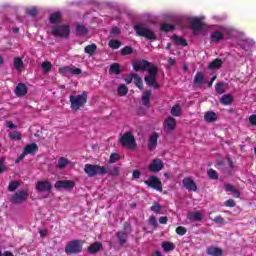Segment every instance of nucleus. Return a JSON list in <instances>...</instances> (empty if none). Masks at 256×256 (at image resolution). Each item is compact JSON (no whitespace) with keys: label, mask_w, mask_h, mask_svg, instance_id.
Masks as SVG:
<instances>
[{"label":"nucleus","mask_w":256,"mask_h":256,"mask_svg":"<svg viewBox=\"0 0 256 256\" xmlns=\"http://www.w3.org/2000/svg\"><path fill=\"white\" fill-rule=\"evenodd\" d=\"M134 71H142V73L148 72V75L144 77V81L148 87L159 89V83H157V75L159 74V68L153 63L145 59H136L132 62Z\"/></svg>","instance_id":"nucleus-1"},{"label":"nucleus","mask_w":256,"mask_h":256,"mask_svg":"<svg viewBox=\"0 0 256 256\" xmlns=\"http://www.w3.org/2000/svg\"><path fill=\"white\" fill-rule=\"evenodd\" d=\"M87 95V91H83L82 94L69 96L72 111H79L81 107H85L87 104Z\"/></svg>","instance_id":"nucleus-2"},{"label":"nucleus","mask_w":256,"mask_h":256,"mask_svg":"<svg viewBox=\"0 0 256 256\" xmlns=\"http://www.w3.org/2000/svg\"><path fill=\"white\" fill-rule=\"evenodd\" d=\"M134 31L137 37H144L149 41H157V35L153 30L147 29L143 24L134 25Z\"/></svg>","instance_id":"nucleus-3"},{"label":"nucleus","mask_w":256,"mask_h":256,"mask_svg":"<svg viewBox=\"0 0 256 256\" xmlns=\"http://www.w3.org/2000/svg\"><path fill=\"white\" fill-rule=\"evenodd\" d=\"M84 173L88 177H97V175H107V167L101 165L85 164Z\"/></svg>","instance_id":"nucleus-4"},{"label":"nucleus","mask_w":256,"mask_h":256,"mask_svg":"<svg viewBox=\"0 0 256 256\" xmlns=\"http://www.w3.org/2000/svg\"><path fill=\"white\" fill-rule=\"evenodd\" d=\"M83 251V240L74 239L65 246L66 255H79Z\"/></svg>","instance_id":"nucleus-5"},{"label":"nucleus","mask_w":256,"mask_h":256,"mask_svg":"<svg viewBox=\"0 0 256 256\" xmlns=\"http://www.w3.org/2000/svg\"><path fill=\"white\" fill-rule=\"evenodd\" d=\"M54 37L67 38L71 33V27L67 24L55 25L51 31Z\"/></svg>","instance_id":"nucleus-6"},{"label":"nucleus","mask_w":256,"mask_h":256,"mask_svg":"<svg viewBox=\"0 0 256 256\" xmlns=\"http://www.w3.org/2000/svg\"><path fill=\"white\" fill-rule=\"evenodd\" d=\"M122 147H128L129 149H133L137 147V143L135 142V136L133 132H126L124 133L119 139Z\"/></svg>","instance_id":"nucleus-7"},{"label":"nucleus","mask_w":256,"mask_h":256,"mask_svg":"<svg viewBox=\"0 0 256 256\" xmlns=\"http://www.w3.org/2000/svg\"><path fill=\"white\" fill-rule=\"evenodd\" d=\"M29 199V192L27 190H18L10 198V203L13 205H21Z\"/></svg>","instance_id":"nucleus-8"},{"label":"nucleus","mask_w":256,"mask_h":256,"mask_svg":"<svg viewBox=\"0 0 256 256\" xmlns=\"http://www.w3.org/2000/svg\"><path fill=\"white\" fill-rule=\"evenodd\" d=\"M144 183L147 185V187L155 189V191H163V183L156 175H151L148 180L144 181Z\"/></svg>","instance_id":"nucleus-9"},{"label":"nucleus","mask_w":256,"mask_h":256,"mask_svg":"<svg viewBox=\"0 0 256 256\" xmlns=\"http://www.w3.org/2000/svg\"><path fill=\"white\" fill-rule=\"evenodd\" d=\"M52 189L53 186L49 181L42 180L36 183V191H38V193H51Z\"/></svg>","instance_id":"nucleus-10"},{"label":"nucleus","mask_w":256,"mask_h":256,"mask_svg":"<svg viewBox=\"0 0 256 256\" xmlns=\"http://www.w3.org/2000/svg\"><path fill=\"white\" fill-rule=\"evenodd\" d=\"M163 167H165V164L163 163L162 159H154L148 166V171H151V173H159V171H162Z\"/></svg>","instance_id":"nucleus-11"},{"label":"nucleus","mask_w":256,"mask_h":256,"mask_svg":"<svg viewBox=\"0 0 256 256\" xmlns=\"http://www.w3.org/2000/svg\"><path fill=\"white\" fill-rule=\"evenodd\" d=\"M182 185L184 189H187V191H197V184L195 183V180L191 177H185L182 180Z\"/></svg>","instance_id":"nucleus-12"},{"label":"nucleus","mask_w":256,"mask_h":256,"mask_svg":"<svg viewBox=\"0 0 256 256\" xmlns=\"http://www.w3.org/2000/svg\"><path fill=\"white\" fill-rule=\"evenodd\" d=\"M55 189H73L75 182L72 180H58L55 185Z\"/></svg>","instance_id":"nucleus-13"},{"label":"nucleus","mask_w":256,"mask_h":256,"mask_svg":"<svg viewBox=\"0 0 256 256\" xmlns=\"http://www.w3.org/2000/svg\"><path fill=\"white\" fill-rule=\"evenodd\" d=\"M163 125L164 129H167V131H175V128L177 127V120H175L173 116H169L164 120Z\"/></svg>","instance_id":"nucleus-14"},{"label":"nucleus","mask_w":256,"mask_h":256,"mask_svg":"<svg viewBox=\"0 0 256 256\" xmlns=\"http://www.w3.org/2000/svg\"><path fill=\"white\" fill-rule=\"evenodd\" d=\"M159 139V134L157 132H153L148 139V150L155 151L157 147V141Z\"/></svg>","instance_id":"nucleus-15"},{"label":"nucleus","mask_w":256,"mask_h":256,"mask_svg":"<svg viewBox=\"0 0 256 256\" xmlns=\"http://www.w3.org/2000/svg\"><path fill=\"white\" fill-rule=\"evenodd\" d=\"M187 219H189V221L199 223L200 221H203V213H201L200 211L189 212L187 214Z\"/></svg>","instance_id":"nucleus-16"},{"label":"nucleus","mask_w":256,"mask_h":256,"mask_svg":"<svg viewBox=\"0 0 256 256\" xmlns=\"http://www.w3.org/2000/svg\"><path fill=\"white\" fill-rule=\"evenodd\" d=\"M207 83V79L205 78V74L203 72L198 71L194 76V85L201 87V85Z\"/></svg>","instance_id":"nucleus-17"},{"label":"nucleus","mask_w":256,"mask_h":256,"mask_svg":"<svg viewBox=\"0 0 256 256\" xmlns=\"http://www.w3.org/2000/svg\"><path fill=\"white\" fill-rule=\"evenodd\" d=\"M116 238L118 239L119 246L123 247V245H125V243H127L129 234L125 231H118V232H116Z\"/></svg>","instance_id":"nucleus-18"},{"label":"nucleus","mask_w":256,"mask_h":256,"mask_svg":"<svg viewBox=\"0 0 256 256\" xmlns=\"http://www.w3.org/2000/svg\"><path fill=\"white\" fill-rule=\"evenodd\" d=\"M27 91V86L24 83H19L15 88V95L16 97H25Z\"/></svg>","instance_id":"nucleus-19"},{"label":"nucleus","mask_w":256,"mask_h":256,"mask_svg":"<svg viewBox=\"0 0 256 256\" xmlns=\"http://www.w3.org/2000/svg\"><path fill=\"white\" fill-rule=\"evenodd\" d=\"M103 249V243L101 242H94L90 246H88V253L91 255H95V253H99Z\"/></svg>","instance_id":"nucleus-20"},{"label":"nucleus","mask_w":256,"mask_h":256,"mask_svg":"<svg viewBox=\"0 0 256 256\" xmlns=\"http://www.w3.org/2000/svg\"><path fill=\"white\" fill-rule=\"evenodd\" d=\"M39 151V146H37V144L32 143V144H28L25 148H24V155H35V153H37Z\"/></svg>","instance_id":"nucleus-21"},{"label":"nucleus","mask_w":256,"mask_h":256,"mask_svg":"<svg viewBox=\"0 0 256 256\" xmlns=\"http://www.w3.org/2000/svg\"><path fill=\"white\" fill-rule=\"evenodd\" d=\"M203 25V21H201V19L199 18H193L190 21V29H192L193 31H200Z\"/></svg>","instance_id":"nucleus-22"},{"label":"nucleus","mask_w":256,"mask_h":256,"mask_svg":"<svg viewBox=\"0 0 256 256\" xmlns=\"http://www.w3.org/2000/svg\"><path fill=\"white\" fill-rule=\"evenodd\" d=\"M217 119H218L217 113L213 111H207L204 114V121H206V123H215Z\"/></svg>","instance_id":"nucleus-23"},{"label":"nucleus","mask_w":256,"mask_h":256,"mask_svg":"<svg viewBox=\"0 0 256 256\" xmlns=\"http://www.w3.org/2000/svg\"><path fill=\"white\" fill-rule=\"evenodd\" d=\"M206 253L207 255H210V256H222L223 250L219 247L210 246L207 248Z\"/></svg>","instance_id":"nucleus-24"},{"label":"nucleus","mask_w":256,"mask_h":256,"mask_svg":"<svg viewBox=\"0 0 256 256\" xmlns=\"http://www.w3.org/2000/svg\"><path fill=\"white\" fill-rule=\"evenodd\" d=\"M224 189H225L226 193H233V195L236 199H239V197H241V192L238 189H236L235 187H233V185H231V184H225Z\"/></svg>","instance_id":"nucleus-25"},{"label":"nucleus","mask_w":256,"mask_h":256,"mask_svg":"<svg viewBox=\"0 0 256 256\" xmlns=\"http://www.w3.org/2000/svg\"><path fill=\"white\" fill-rule=\"evenodd\" d=\"M222 66H223V60L216 58L208 64V69L215 71L217 69H221Z\"/></svg>","instance_id":"nucleus-26"},{"label":"nucleus","mask_w":256,"mask_h":256,"mask_svg":"<svg viewBox=\"0 0 256 256\" xmlns=\"http://www.w3.org/2000/svg\"><path fill=\"white\" fill-rule=\"evenodd\" d=\"M84 53H86V55H89L90 57H93V55L97 53V44L92 43L90 45L85 46Z\"/></svg>","instance_id":"nucleus-27"},{"label":"nucleus","mask_w":256,"mask_h":256,"mask_svg":"<svg viewBox=\"0 0 256 256\" xmlns=\"http://www.w3.org/2000/svg\"><path fill=\"white\" fill-rule=\"evenodd\" d=\"M110 75H121V64L112 63L109 68Z\"/></svg>","instance_id":"nucleus-28"},{"label":"nucleus","mask_w":256,"mask_h":256,"mask_svg":"<svg viewBox=\"0 0 256 256\" xmlns=\"http://www.w3.org/2000/svg\"><path fill=\"white\" fill-rule=\"evenodd\" d=\"M174 43L180 47H187V39L179 37L177 34L172 36Z\"/></svg>","instance_id":"nucleus-29"},{"label":"nucleus","mask_w":256,"mask_h":256,"mask_svg":"<svg viewBox=\"0 0 256 256\" xmlns=\"http://www.w3.org/2000/svg\"><path fill=\"white\" fill-rule=\"evenodd\" d=\"M150 101H151V90H146L142 94V105H144V107H149Z\"/></svg>","instance_id":"nucleus-30"},{"label":"nucleus","mask_w":256,"mask_h":256,"mask_svg":"<svg viewBox=\"0 0 256 256\" xmlns=\"http://www.w3.org/2000/svg\"><path fill=\"white\" fill-rule=\"evenodd\" d=\"M170 113H171L172 117H181V113H183V109L181 108V104H175L171 108Z\"/></svg>","instance_id":"nucleus-31"},{"label":"nucleus","mask_w":256,"mask_h":256,"mask_svg":"<svg viewBox=\"0 0 256 256\" xmlns=\"http://www.w3.org/2000/svg\"><path fill=\"white\" fill-rule=\"evenodd\" d=\"M160 31L163 33H171L175 31V25L164 22L160 25Z\"/></svg>","instance_id":"nucleus-32"},{"label":"nucleus","mask_w":256,"mask_h":256,"mask_svg":"<svg viewBox=\"0 0 256 256\" xmlns=\"http://www.w3.org/2000/svg\"><path fill=\"white\" fill-rule=\"evenodd\" d=\"M223 32L221 31H214L211 36L210 39L213 43H219V41L223 40Z\"/></svg>","instance_id":"nucleus-33"},{"label":"nucleus","mask_w":256,"mask_h":256,"mask_svg":"<svg viewBox=\"0 0 256 256\" xmlns=\"http://www.w3.org/2000/svg\"><path fill=\"white\" fill-rule=\"evenodd\" d=\"M220 103H222V105H231V103H233V96H231V94H224L220 98Z\"/></svg>","instance_id":"nucleus-34"},{"label":"nucleus","mask_w":256,"mask_h":256,"mask_svg":"<svg viewBox=\"0 0 256 256\" xmlns=\"http://www.w3.org/2000/svg\"><path fill=\"white\" fill-rule=\"evenodd\" d=\"M134 84L138 89H143V78L139 77V74L133 73Z\"/></svg>","instance_id":"nucleus-35"},{"label":"nucleus","mask_w":256,"mask_h":256,"mask_svg":"<svg viewBox=\"0 0 256 256\" xmlns=\"http://www.w3.org/2000/svg\"><path fill=\"white\" fill-rule=\"evenodd\" d=\"M69 165V160L65 157H61L58 160L57 168L58 169H65Z\"/></svg>","instance_id":"nucleus-36"},{"label":"nucleus","mask_w":256,"mask_h":256,"mask_svg":"<svg viewBox=\"0 0 256 256\" xmlns=\"http://www.w3.org/2000/svg\"><path fill=\"white\" fill-rule=\"evenodd\" d=\"M117 93H118L119 97H125V95H127V93H129V88H127L124 84H121L118 87Z\"/></svg>","instance_id":"nucleus-37"},{"label":"nucleus","mask_w":256,"mask_h":256,"mask_svg":"<svg viewBox=\"0 0 256 256\" xmlns=\"http://www.w3.org/2000/svg\"><path fill=\"white\" fill-rule=\"evenodd\" d=\"M107 173L110 177H117L119 175V167L115 166L113 168H110L109 166L106 167Z\"/></svg>","instance_id":"nucleus-38"},{"label":"nucleus","mask_w":256,"mask_h":256,"mask_svg":"<svg viewBox=\"0 0 256 256\" xmlns=\"http://www.w3.org/2000/svg\"><path fill=\"white\" fill-rule=\"evenodd\" d=\"M150 210L153 211V213H156V215H161V211L163 210V206H161L159 203L155 202L150 207Z\"/></svg>","instance_id":"nucleus-39"},{"label":"nucleus","mask_w":256,"mask_h":256,"mask_svg":"<svg viewBox=\"0 0 256 256\" xmlns=\"http://www.w3.org/2000/svg\"><path fill=\"white\" fill-rule=\"evenodd\" d=\"M9 137L13 141H21L23 139V134H21V132L14 131V132L9 134Z\"/></svg>","instance_id":"nucleus-40"},{"label":"nucleus","mask_w":256,"mask_h":256,"mask_svg":"<svg viewBox=\"0 0 256 256\" xmlns=\"http://www.w3.org/2000/svg\"><path fill=\"white\" fill-rule=\"evenodd\" d=\"M60 19H61V12H55L50 15V23L52 24L59 23Z\"/></svg>","instance_id":"nucleus-41"},{"label":"nucleus","mask_w":256,"mask_h":256,"mask_svg":"<svg viewBox=\"0 0 256 256\" xmlns=\"http://www.w3.org/2000/svg\"><path fill=\"white\" fill-rule=\"evenodd\" d=\"M21 184L19 183V181H12V182H10L9 183V185H8V191L10 192V193H13V191H17V189H19V186H20Z\"/></svg>","instance_id":"nucleus-42"},{"label":"nucleus","mask_w":256,"mask_h":256,"mask_svg":"<svg viewBox=\"0 0 256 256\" xmlns=\"http://www.w3.org/2000/svg\"><path fill=\"white\" fill-rule=\"evenodd\" d=\"M162 249L166 252H169V251H174L175 249V244L172 243V242H164L162 244Z\"/></svg>","instance_id":"nucleus-43"},{"label":"nucleus","mask_w":256,"mask_h":256,"mask_svg":"<svg viewBox=\"0 0 256 256\" xmlns=\"http://www.w3.org/2000/svg\"><path fill=\"white\" fill-rule=\"evenodd\" d=\"M215 91L216 93H218V95H223V93H225V84H223V82L217 83L215 85Z\"/></svg>","instance_id":"nucleus-44"},{"label":"nucleus","mask_w":256,"mask_h":256,"mask_svg":"<svg viewBox=\"0 0 256 256\" xmlns=\"http://www.w3.org/2000/svg\"><path fill=\"white\" fill-rule=\"evenodd\" d=\"M108 46L110 47V49H119V47H121V43L119 42V40L112 39L108 42Z\"/></svg>","instance_id":"nucleus-45"},{"label":"nucleus","mask_w":256,"mask_h":256,"mask_svg":"<svg viewBox=\"0 0 256 256\" xmlns=\"http://www.w3.org/2000/svg\"><path fill=\"white\" fill-rule=\"evenodd\" d=\"M76 33L78 35H87V33H88L87 27H85L84 25H77Z\"/></svg>","instance_id":"nucleus-46"},{"label":"nucleus","mask_w":256,"mask_h":256,"mask_svg":"<svg viewBox=\"0 0 256 256\" xmlns=\"http://www.w3.org/2000/svg\"><path fill=\"white\" fill-rule=\"evenodd\" d=\"M148 224L150 227H153V229H157L159 227V224H157V218L155 216L149 217Z\"/></svg>","instance_id":"nucleus-47"},{"label":"nucleus","mask_w":256,"mask_h":256,"mask_svg":"<svg viewBox=\"0 0 256 256\" xmlns=\"http://www.w3.org/2000/svg\"><path fill=\"white\" fill-rule=\"evenodd\" d=\"M23 67V60L19 57L14 58V68L19 71Z\"/></svg>","instance_id":"nucleus-48"},{"label":"nucleus","mask_w":256,"mask_h":256,"mask_svg":"<svg viewBox=\"0 0 256 256\" xmlns=\"http://www.w3.org/2000/svg\"><path fill=\"white\" fill-rule=\"evenodd\" d=\"M207 175L209 179H213V180L219 179V175L217 174V171L213 170V168L207 171Z\"/></svg>","instance_id":"nucleus-49"},{"label":"nucleus","mask_w":256,"mask_h":256,"mask_svg":"<svg viewBox=\"0 0 256 256\" xmlns=\"http://www.w3.org/2000/svg\"><path fill=\"white\" fill-rule=\"evenodd\" d=\"M132 53H133V47H131V46H125L121 50V55L122 56L131 55Z\"/></svg>","instance_id":"nucleus-50"},{"label":"nucleus","mask_w":256,"mask_h":256,"mask_svg":"<svg viewBox=\"0 0 256 256\" xmlns=\"http://www.w3.org/2000/svg\"><path fill=\"white\" fill-rule=\"evenodd\" d=\"M52 67H53V65H51V62H49V61H45L42 63V69H43L44 73H49V71H51Z\"/></svg>","instance_id":"nucleus-51"},{"label":"nucleus","mask_w":256,"mask_h":256,"mask_svg":"<svg viewBox=\"0 0 256 256\" xmlns=\"http://www.w3.org/2000/svg\"><path fill=\"white\" fill-rule=\"evenodd\" d=\"M120 159L121 157L119 156L118 153H112L110 155L109 163H117V161H119Z\"/></svg>","instance_id":"nucleus-52"},{"label":"nucleus","mask_w":256,"mask_h":256,"mask_svg":"<svg viewBox=\"0 0 256 256\" xmlns=\"http://www.w3.org/2000/svg\"><path fill=\"white\" fill-rule=\"evenodd\" d=\"M176 233H177V235H180L181 237H183V235H186V233H187V228H185L183 226H178L176 228Z\"/></svg>","instance_id":"nucleus-53"},{"label":"nucleus","mask_w":256,"mask_h":256,"mask_svg":"<svg viewBox=\"0 0 256 256\" xmlns=\"http://www.w3.org/2000/svg\"><path fill=\"white\" fill-rule=\"evenodd\" d=\"M213 222L216 223V225H224L225 224V218L221 216H216L212 219Z\"/></svg>","instance_id":"nucleus-54"},{"label":"nucleus","mask_w":256,"mask_h":256,"mask_svg":"<svg viewBox=\"0 0 256 256\" xmlns=\"http://www.w3.org/2000/svg\"><path fill=\"white\" fill-rule=\"evenodd\" d=\"M37 13L38 11L35 7L26 9V15H30V17H35Z\"/></svg>","instance_id":"nucleus-55"},{"label":"nucleus","mask_w":256,"mask_h":256,"mask_svg":"<svg viewBox=\"0 0 256 256\" xmlns=\"http://www.w3.org/2000/svg\"><path fill=\"white\" fill-rule=\"evenodd\" d=\"M7 171V166H5V159L0 158V175Z\"/></svg>","instance_id":"nucleus-56"},{"label":"nucleus","mask_w":256,"mask_h":256,"mask_svg":"<svg viewBox=\"0 0 256 256\" xmlns=\"http://www.w3.org/2000/svg\"><path fill=\"white\" fill-rule=\"evenodd\" d=\"M124 233H131V222H125L123 224Z\"/></svg>","instance_id":"nucleus-57"},{"label":"nucleus","mask_w":256,"mask_h":256,"mask_svg":"<svg viewBox=\"0 0 256 256\" xmlns=\"http://www.w3.org/2000/svg\"><path fill=\"white\" fill-rule=\"evenodd\" d=\"M133 80H135V76H133V73H131L124 79V81H125V83H127V85H131V83H133Z\"/></svg>","instance_id":"nucleus-58"},{"label":"nucleus","mask_w":256,"mask_h":256,"mask_svg":"<svg viewBox=\"0 0 256 256\" xmlns=\"http://www.w3.org/2000/svg\"><path fill=\"white\" fill-rule=\"evenodd\" d=\"M70 73L72 75H81V73H83V70H81L80 68H71L70 67Z\"/></svg>","instance_id":"nucleus-59"},{"label":"nucleus","mask_w":256,"mask_h":256,"mask_svg":"<svg viewBox=\"0 0 256 256\" xmlns=\"http://www.w3.org/2000/svg\"><path fill=\"white\" fill-rule=\"evenodd\" d=\"M59 72L62 74H67V73H71V67L67 66V67H63L59 69Z\"/></svg>","instance_id":"nucleus-60"},{"label":"nucleus","mask_w":256,"mask_h":256,"mask_svg":"<svg viewBox=\"0 0 256 256\" xmlns=\"http://www.w3.org/2000/svg\"><path fill=\"white\" fill-rule=\"evenodd\" d=\"M249 123L252 124L253 127L256 126V114H252V115L249 117Z\"/></svg>","instance_id":"nucleus-61"},{"label":"nucleus","mask_w":256,"mask_h":256,"mask_svg":"<svg viewBox=\"0 0 256 256\" xmlns=\"http://www.w3.org/2000/svg\"><path fill=\"white\" fill-rule=\"evenodd\" d=\"M225 207H235V200H233V199H228V200L225 202Z\"/></svg>","instance_id":"nucleus-62"},{"label":"nucleus","mask_w":256,"mask_h":256,"mask_svg":"<svg viewBox=\"0 0 256 256\" xmlns=\"http://www.w3.org/2000/svg\"><path fill=\"white\" fill-rule=\"evenodd\" d=\"M167 221H169V218H167V216H162L159 218L160 225H167Z\"/></svg>","instance_id":"nucleus-63"},{"label":"nucleus","mask_w":256,"mask_h":256,"mask_svg":"<svg viewBox=\"0 0 256 256\" xmlns=\"http://www.w3.org/2000/svg\"><path fill=\"white\" fill-rule=\"evenodd\" d=\"M39 233H40V237L44 239V237H47L49 231L47 229H42V230H39Z\"/></svg>","instance_id":"nucleus-64"}]
</instances>
